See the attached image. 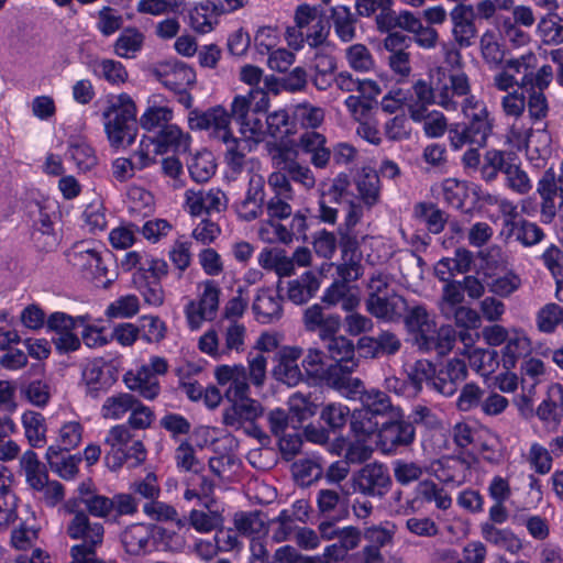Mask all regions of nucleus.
Segmentation results:
<instances>
[{"mask_svg":"<svg viewBox=\"0 0 563 563\" xmlns=\"http://www.w3.org/2000/svg\"><path fill=\"white\" fill-rule=\"evenodd\" d=\"M64 509L73 516L66 526L67 536L71 540L80 541L70 548L69 563H117L106 562L97 556V549L103 543V523L92 521L84 509L78 508L76 500H67Z\"/></svg>","mask_w":563,"mask_h":563,"instance_id":"f257e3e1","label":"nucleus"},{"mask_svg":"<svg viewBox=\"0 0 563 563\" xmlns=\"http://www.w3.org/2000/svg\"><path fill=\"white\" fill-rule=\"evenodd\" d=\"M462 112L467 121L453 123L448 130L452 147L454 150L465 145L485 147L494 126V118L490 117L485 102L474 96L467 97L462 104Z\"/></svg>","mask_w":563,"mask_h":563,"instance_id":"f03ea898","label":"nucleus"},{"mask_svg":"<svg viewBox=\"0 0 563 563\" xmlns=\"http://www.w3.org/2000/svg\"><path fill=\"white\" fill-rule=\"evenodd\" d=\"M294 19L296 24L288 26L285 33L289 47L299 51L307 43L309 47L318 49L327 43L331 24L317 7L307 3L298 5Z\"/></svg>","mask_w":563,"mask_h":563,"instance_id":"7ed1b4c3","label":"nucleus"},{"mask_svg":"<svg viewBox=\"0 0 563 563\" xmlns=\"http://www.w3.org/2000/svg\"><path fill=\"white\" fill-rule=\"evenodd\" d=\"M361 407L354 409L351 418V431L357 438H366L374 434L378 424L394 418L401 410L391 402L390 397L383 390L371 388L360 397Z\"/></svg>","mask_w":563,"mask_h":563,"instance_id":"20e7f679","label":"nucleus"},{"mask_svg":"<svg viewBox=\"0 0 563 563\" xmlns=\"http://www.w3.org/2000/svg\"><path fill=\"white\" fill-rule=\"evenodd\" d=\"M136 104L128 93H120L108 99L103 111L104 129L108 140L113 147H120L126 142L131 145L136 137L137 119Z\"/></svg>","mask_w":563,"mask_h":563,"instance_id":"39448f33","label":"nucleus"},{"mask_svg":"<svg viewBox=\"0 0 563 563\" xmlns=\"http://www.w3.org/2000/svg\"><path fill=\"white\" fill-rule=\"evenodd\" d=\"M375 433L377 449L387 455L405 451L416 441V428L406 421L402 410L396 417L382 421Z\"/></svg>","mask_w":563,"mask_h":563,"instance_id":"423d86ee","label":"nucleus"},{"mask_svg":"<svg viewBox=\"0 0 563 563\" xmlns=\"http://www.w3.org/2000/svg\"><path fill=\"white\" fill-rule=\"evenodd\" d=\"M168 369L167 361L159 356H153L148 364L142 365L136 372L129 371L123 376V382L130 390L137 391L145 399H155L161 386L157 375H164Z\"/></svg>","mask_w":563,"mask_h":563,"instance_id":"0eeeda50","label":"nucleus"},{"mask_svg":"<svg viewBox=\"0 0 563 563\" xmlns=\"http://www.w3.org/2000/svg\"><path fill=\"white\" fill-rule=\"evenodd\" d=\"M536 66L537 57L533 53L507 59L500 66L501 71L494 76V86L500 91H508L515 86L525 89L529 81V71L534 70Z\"/></svg>","mask_w":563,"mask_h":563,"instance_id":"6e6552de","label":"nucleus"},{"mask_svg":"<svg viewBox=\"0 0 563 563\" xmlns=\"http://www.w3.org/2000/svg\"><path fill=\"white\" fill-rule=\"evenodd\" d=\"M390 485V475L383 464H366L352 477L354 490L369 497H383Z\"/></svg>","mask_w":563,"mask_h":563,"instance_id":"1a4fd4ad","label":"nucleus"},{"mask_svg":"<svg viewBox=\"0 0 563 563\" xmlns=\"http://www.w3.org/2000/svg\"><path fill=\"white\" fill-rule=\"evenodd\" d=\"M452 35L461 48L470 47L477 37L476 13L471 4L459 3L450 12Z\"/></svg>","mask_w":563,"mask_h":563,"instance_id":"9d476101","label":"nucleus"},{"mask_svg":"<svg viewBox=\"0 0 563 563\" xmlns=\"http://www.w3.org/2000/svg\"><path fill=\"white\" fill-rule=\"evenodd\" d=\"M67 262L74 267L87 273V278L100 279L108 273L103 260L98 251L88 246L86 242L73 245L66 253Z\"/></svg>","mask_w":563,"mask_h":563,"instance_id":"9b49d317","label":"nucleus"},{"mask_svg":"<svg viewBox=\"0 0 563 563\" xmlns=\"http://www.w3.org/2000/svg\"><path fill=\"white\" fill-rule=\"evenodd\" d=\"M227 400L230 406L222 412V422L227 427L240 429L245 422H253L263 415L261 402L249 395Z\"/></svg>","mask_w":563,"mask_h":563,"instance_id":"f8f14e48","label":"nucleus"},{"mask_svg":"<svg viewBox=\"0 0 563 563\" xmlns=\"http://www.w3.org/2000/svg\"><path fill=\"white\" fill-rule=\"evenodd\" d=\"M220 292L221 290L214 280L203 283V292L198 308H196L195 301H190L186 308L188 322L192 329L198 328L201 320L214 317L219 307Z\"/></svg>","mask_w":563,"mask_h":563,"instance_id":"ddd939ff","label":"nucleus"},{"mask_svg":"<svg viewBox=\"0 0 563 563\" xmlns=\"http://www.w3.org/2000/svg\"><path fill=\"white\" fill-rule=\"evenodd\" d=\"M82 380L86 384V394L97 399L117 382L115 371L102 361H92L85 366Z\"/></svg>","mask_w":563,"mask_h":563,"instance_id":"4468645a","label":"nucleus"},{"mask_svg":"<svg viewBox=\"0 0 563 563\" xmlns=\"http://www.w3.org/2000/svg\"><path fill=\"white\" fill-rule=\"evenodd\" d=\"M302 355V349L296 346H284L276 354L277 364L273 368V376L278 382L288 386H296L303 375L298 366V360Z\"/></svg>","mask_w":563,"mask_h":563,"instance_id":"2eb2a0df","label":"nucleus"},{"mask_svg":"<svg viewBox=\"0 0 563 563\" xmlns=\"http://www.w3.org/2000/svg\"><path fill=\"white\" fill-rule=\"evenodd\" d=\"M214 376L219 385L230 384L224 391L225 399H234L236 397L250 394L247 368L242 364L220 365L214 369Z\"/></svg>","mask_w":563,"mask_h":563,"instance_id":"dca6fc26","label":"nucleus"},{"mask_svg":"<svg viewBox=\"0 0 563 563\" xmlns=\"http://www.w3.org/2000/svg\"><path fill=\"white\" fill-rule=\"evenodd\" d=\"M467 374L464 360L456 357L449 360L437 371L433 389L443 396H452L456 393L459 385L466 379Z\"/></svg>","mask_w":563,"mask_h":563,"instance_id":"f3484780","label":"nucleus"},{"mask_svg":"<svg viewBox=\"0 0 563 563\" xmlns=\"http://www.w3.org/2000/svg\"><path fill=\"white\" fill-rule=\"evenodd\" d=\"M265 180L261 175H252L245 198L235 205L240 219L253 221L262 216L265 200Z\"/></svg>","mask_w":563,"mask_h":563,"instance_id":"a211bd4d","label":"nucleus"},{"mask_svg":"<svg viewBox=\"0 0 563 563\" xmlns=\"http://www.w3.org/2000/svg\"><path fill=\"white\" fill-rule=\"evenodd\" d=\"M366 310L375 318L386 321H396L401 317L406 308V299L394 289L382 296H367L365 300Z\"/></svg>","mask_w":563,"mask_h":563,"instance_id":"6ab92c4d","label":"nucleus"},{"mask_svg":"<svg viewBox=\"0 0 563 563\" xmlns=\"http://www.w3.org/2000/svg\"><path fill=\"white\" fill-rule=\"evenodd\" d=\"M186 202L192 216H200L203 212L220 213L227 209L228 200L225 194L218 188L198 191L190 189L186 191Z\"/></svg>","mask_w":563,"mask_h":563,"instance_id":"aec40b11","label":"nucleus"},{"mask_svg":"<svg viewBox=\"0 0 563 563\" xmlns=\"http://www.w3.org/2000/svg\"><path fill=\"white\" fill-rule=\"evenodd\" d=\"M357 346L365 357L378 358L398 353L401 349V341L396 333L384 330L373 336H362Z\"/></svg>","mask_w":563,"mask_h":563,"instance_id":"412c9836","label":"nucleus"},{"mask_svg":"<svg viewBox=\"0 0 563 563\" xmlns=\"http://www.w3.org/2000/svg\"><path fill=\"white\" fill-rule=\"evenodd\" d=\"M349 492L340 493L338 488H321L317 493V507L320 515L339 521L349 516Z\"/></svg>","mask_w":563,"mask_h":563,"instance_id":"4be33fe9","label":"nucleus"},{"mask_svg":"<svg viewBox=\"0 0 563 563\" xmlns=\"http://www.w3.org/2000/svg\"><path fill=\"white\" fill-rule=\"evenodd\" d=\"M303 324L307 331H318L324 340L338 332L341 320L338 314L325 313L323 307L316 303L305 310Z\"/></svg>","mask_w":563,"mask_h":563,"instance_id":"5701e85b","label":"nucleus"},{"mask_svg":"<svg viewBox=\"0 0 563 563\" xmlns=\"http://www.w3.org/2000/svg\"><path fill=\"white\" fill-rule=\"evenodd\" d=\"M509 208V219H506L504 227L508 229L507 236L516 234L517 241L522 243L525 246H532L538 244L544 238L543 230L536 223L528 220H521L516 222L514 219L517 217L516 207L510 203L503 205V210Z\"/></svg>","mask_w":563,"mask_h":563,"instance_id":"b1692460","label":"nucleus"},{"mask_svg":"<svg viewBox=\"0 0 563 563\" xmlns=\"http://www.w3.org/2000/svg\"><path fill=\"white\" fill-rule=\"evenodd\" d=\"M188 123L191 130H212V136L216 137L220 129L229 126L230 115L222 107H214L206 112L192 110Z\"/></svg>","mask_w":563,"mask_h":563,"instance_id":"393cba45","label":"nucleus"},{"mask_svg":"<svg viewBox=\"0 0 563 563\" xmlns=\"http://www.w3.org/2000/svg\"><path fill=\"white\" fill-rule=\"evenodd\" d=\"M157 529L151 523H134L129 526L121 534V542L125 551L132 555L144 553L148 543L154 538Z\"/></svg>","mask_w":563,"mask_h":563,"instance_id":"a878e982","label":"nucleus"},{"mask_svg":"<svg viewBox=\"0 0 563 563\" xmlns=\"http://www.w3.org/2000/svg\"><path fill=\"white\" fill-rule=\"evenodd\" d=\"M357 16V13L354 14L346 5H336L330 9L329 19L341 42L350 43L356 37Z\"/></svg>","mask_w":563,"mask_h":563,"instance_id":"bb28decb","label":"nucleus"},{"mask_svg":"<svg viewBox=\"0 0 563 563\" xmlns=\"http://www.w3.org/2000/svg\"><path fill=\"white\" fill-rule=\"evenodd\" d=\"M405 324L410 333L415 335V342L418 346L434 332L435 322L430 318L423 306L412 307L406 318Z\"/></svg>","mask_w":563,"mask_h":563,"instance_id":"cd10ccee","label":"nucleus"},{"mask_svg":"<svg viewBox=\"0 0 563 563\" xmlns=\"http://www.w3.org/2000/svg\"><path fill=\"white\" fill-rule=\"evenodd\" d=\"M483 539L495 547L505 549L515 554L522 549L520 539L510 529H499L493 523L483 522L481 525Z\"/></svg>","mask_w":563,"mask_h":563,"instance_id":"c85d7f7f","label":"nucleus"},{"mask_svg":"<svg viewBox=\"0 0 563 563\" xmlns=\"http://www.w3.org/2000/svg\"><path fill=\"white\" fill-rule=\"evenodd\" d=\"M252 309L262 323H269L282 317V298L273 296L269 290L262 289L257 294Z\"/></svg>","mask_w":563,"mask_h":563,"instance_id":"c756f323","label":"nucleus"},{"mask_svg":"<svg viewBox=\"0 0 563 563\" xmlns=\"http://www.w3.org/2000/svg\"><path fill=\"white\" fill-rule=\"evenodd\" d=\"M319 287L320 283L314 273L306 272L288 283V299L296 305H303L316 295Z\"/></svg>","mask_w":563,"mask_h":563,"instance_id":"7c9ffc66","label":"nucleus"},{"mask_svg":"<svg viewBox=\"0 0 563 563\" xmlns=\"http://www.w3.org/2000/svg\"><path fill=\"white\" fill-rule=\"evenodd\" d=\"M66 451H63L59 445H51L46 451V461L52 471L56 472L62 478L70 479L78 472L77 462L80 459H76L74 455H66Z\"/></svg>","mask_w":563,"mask_h":563,"instance_id":"2f4dec72","label":"nucleus"},{"mask_svg":"<svg viewBox=\"0 0 563 563\" xmlns=\"http://www.w3.org/2000/svg\"><path fill=\"white\" fill-rule=\"evenodd\" d=\"M537 416L543 421L559 422L563 417V386L553 384L548 389L547 398L537 409Z\"/></svg>","mask_w":563,"mask_h":563,"instance_id":"473e14b6","label":"nucleus"},{"mask_svg":"<svg viewBox=\"0 0 563 563\" xmlns=\"http://www.w3.org/2000/svg\"><path fill=\"white\" fill-rule=\"evenodd\" d=\"M457 332L452 325L434 327V332L429 335L419 346L423 351H435L438 355L448 354L456 342Z\"/></svg>","mask_w":563,"mask_h":563,"instance_id":"72a5a7b5","label":"nucleus"},{"mask_svg":"<svg viewBox=\"0 0 563 563\" xmlns=\"http://www.w3.org/2000/svg\"><path fill=\"white\" fill-rule=\"evenodd\" d=\"M20 465L25 473L26 483L32 489L43 488V484H47L46 467L34 451H25L20 459Z\"/></svg>","mask_w":563,"mask_h":563,"instance_id":"f704fd0d","label":"nucleus"},{"mask_svg":"<svg viewBox=\"0 0 563 563\" xmlns=\"http://www.w3.org/2000/svg\"><path fill=\"white\" fill-rule=\"evenodd\" d=\"M443 199L446 203L455 209L462 210L466 214H472V208L464 209L467 198L470 197L471 187L465 181L457 179H445L442 184ZM476 195V187L472 188Z\"/></svg>","mask_w":563,"mask_h":563,"instance_id":"c9c22d12","label":"nucleus"},{"mask_svg":"<svg viewBox=\"0 0 563 563\" xmlns=\"http://www.w3.org/2000/svg\"><path fill=\"white\" fill-rule=\"evenodd\" d=\"M382 26L378 29L379 32H389L393 30L400 29L402 31L412 33L420 29L421 20L415 13L408 10H401L396 12L394 9L391 12L380 16Z\"/></svg>","mask_w":563,"mask_h":563,"instance_id":"e433bc0d","label":"nucleus"},{"mask_svg":"<svg viewBox=\"0 0 563 563\" xmlns=\"http://www.w3.org/2000/svg\"><path fill=\"white\" fill-rule=\"evenodd\" d=\"M157 75L159 81L172 91L188 88L196 82V73L184 63H175L168 71Z\"/></svg>","mask_w":563,"mask_h":563,"instance_id":"4c0bfd02","label":"nucleus"},{"mask_svg":"<svg viewBox=\"0 0 563 563\" xmlns=\"http://www.w3.org/2000/svg\"><path fill=\"white\" fill-rule=\"evenodd\" d=\"M268 517L260 510L238 512L234 516V526L239 532L245 536L266 534L268 530Z\"/></svg>","mask_w":563,"mask_h":563,"instance_id":"58836bf2","label":"nucleus"},{"mask_svg":"<svg viewBox=\"0 0 563 563\" xmlns=\"http://www.w3.org/2000/svg\"><path fill=\"white\" fill-rule=\"evenodd\" d=\"M537 33L545 45L563 44V18L555 12H549L540 19Z\"/></svg>","mask_w":563,"mask_h":563,"instance_id":"ea45409f","label":"nucleus"},{"mask_svg":"<svg viewBox=\"0 0 563 563\" xmlns=\"http://www.w3.org/2000/svg\"><path fill=\"white\" fill-rule=\"evenodd\" d=\"M274 150L277 152V155L274 154L273 158L283 161L285 170H287L290 180L302 185L307 189H310L314 186L316 178L309 167L301 166L294 159H286L285 156L287 153L282 146L275 144Z\"/></svg>","mask_w":563,"mask_h":563,"instance_id":"a19ab883","label":"nucleus"},{"mask_svg":"<svg viewBox=\"0 0 563 563\" xmlns=\"http://www.w3.org/2000/svg\"><path fill=\"white\" fill-rule=\"evenodd\" d=\"M352 413L349 407L342 404H328L320 411V419L327 426V429L334 433L341 434V431L351 422Z\"/></svg>","mask_w":563,"mask_h":563,"instance_id":"79ce46f5","label":"nucleus"},{"mask_svg":"<svg viewBox=\"0 0 563 563\" xmlns=\"http://www.w3.org/2000/svg\"><path fill=\"white\" fill-rule=\"evenodd\" d=\"M531 352L530 340L525 335H515L510 338L503 349L501 362L505 369L509 371L516 367L519 358H526Z\"/></svg>","mask_w":563,"mask_h":563,"instance_id":"37998d69","label":"nucleus"},{"mask_svg":"<svg viewBox=\"0 0 563 563\" xmlns=\"http://www.w3.org/2000/svg\"><path fill=\"white\" fill-rule=\"evenodd\" d=\"M22 424L31 446L41 448L45 444L46 426L42 413L31 410L24 412L22 416Z\"/></svg>","mask_w":563,"mask_h":563,"instance_id":"c03bdc74","label":"nucleus"},{"mask_svg":"<svg viewBox=\"0 0 563 563\" xmlns=\"http://www.w3.org/2000/svg\"><path fill=\"white\" fill-rule=\"evenodd\" d=\"M137 398L129 393H120L108 397L102 407L101 415L104 419H121L136 405Z\"/></svg>","mask_w":563,"mask_h":563,"instance_id":"a18cd8bd","label":"nucleus"},{"mask_svg":"<svg viewBox=\"0 0 563 563\" xmlns=\"http://www.w3.org/2000/svg\"><path fill=\"white\" fill-rule=\"evenodd\" d=\"M379 176L374 170H363L356 179V188L361 200L368 207L375 206L379 200Z\"/></svg>","mask_w":563,"mask_h":563,"instance_id":"49530a36","label":"nucleus"},{"mask_svg":"<svg viewBox=\"0 0 563 563\" xmlns=\"http://www.w3.org/2000/svg\"><path fill=\"white\" fill-rule=\"evenodd\" d=\"M357 366L358 362L356 360H347L346 363L334 362L325 367L320 379L324 380L327 385L334 389L340 390V388L344 387V382L347 380Z\"/></svg>","mask_w":563,"mask_h":563,"instance_id":"de8ad7c7","label":"nucleus"},{"mask_svg":"<svg viewBox=\"0 0 563 563\" xmlns=\"http://www.w3.org/2000/svg\"><path fill=\"white\" fill-rule=\"evenodd\" d=\"M343 195L327 188V184H322L320 188L319 218L322 222L334 224L338 219L336 205L342 202Z\"/></svg>","mask_w":563,"mask_h":563,"instance_id":"09e8293b","label":"nucleus"},{"mask_svg":"<svg viewBox=\"0 0 563 563\" xmlns=\"http://www.w3.org/2000/svg\"><path fill=\"white\" fill-rule=\"evenodd\" d=\"M217 165L211 152L197 153L188 164V170L196 183L208 181L216 173Z\"/></svg>","mask_w":563,"mask_h":563,"instance_id":"8fccbe9b","label":"nucleus"},{"mask_svg":"<svg viewBox=\"0 0 563 563\" xmlns=\"http://www.w3.org/2000/svg\"><path fill=\"white\" fill-rule=\"evenodd\" d=\"M154 141L159 152L168 148L179 151L188 147V136L177 125L169 123L159 130Z\"/></svg>","mask_w":563,"mask_h":563,"instance_id":"3c124183","label":"nucleus"},{"mask_svg":"<svg viewBox=\"0 0 563 563\" xmlns=\"http://www.w3.org/2000/svg\"><path fill=\"white\" fill-rule=\"evenodd\" d=\"M133 284L148 305L157 307L164 302V290L161 282L148 279L144 272H136L133 275Z\"/></svg>","mask_w":563,"mask_h":563,"instance_id":"603ef678","label":"nucleus"},{"mask_svg":"<svg viewBox=\"0 0 563 563\" xmlns=\"http://www.w3.org/2000/svg\"><path fill=\"white\" fill-rule=\"evenodd\" d=\"M416 214L426 221L428 230L433 234L443 231L449 216L434 203L420 202L415 208Z\"/></svg>","mask_w":563,"mask_h":563,"instance_id":"864d4df0","label":"nucleus"},{"mask_svg":"<svg viewBox=\"0 0 563 563\" xmlns=\"http://www.w3.org/2000/svg\"><path fill=\"white\" fill-rule=\"evenodd\" d=\"M265 123L266 135L275 140H284L294 133V124L286 110H277L267 114Z\"/></svg>","mask_w":563,"mask_h":563,"instance_id":"5fc2aeb1","label":"nucleus"},{"mask_svg":"<svg viewBox=\"0 0 563 563\" xmlns=\"http://www.w3.org/2000/svg\"><path fill=\"white\" fill-rule=\"evenodd\" d=\"M482 57L490 68H498L504 63L505 52L492 31H486L479 41Z\"/></svg>","mask_w":563,"mask_h":563,"instance_id":"6e6d98bb","label":"nucleus"},{"mask_svg":"<svg viewBox=\"0 0 563 563\" xmlns=\"http://www.w3.org/2000/svg\"><path fill=\"white\" fill-rule=\"evenodd\" d=\"M474 262V255L473 253L465 249V247H457L454 252V257L452 258H442L437 268V274L440 276V274H444L443 271L440 269V267L446 268L451 275L457 274H464L467 273L471 269V266Z\"/></svg>","mask_w":563,"mask_h":563,"instance_id":"4d7b16f0","label":"nucleus"},{"mask_svg":"<svg viewBox=\"0 0 563 563\" xmlns=\"http://www.w3.org/2000/svg\"><path fill=\"white\" fill-rule=\"evenodd\" d=\"M143 34L135 29L124 30L114 43V52L123 58H131L143 44Z\"/></svg>","mask_w":563,"mask_h":563,"instance_id":"13d9d810","label":"nucleus"},{"mask_svg":"<svg viewBox=\"0 0 563 563\" xmlns=\"http://www.w3.org/2000/svg\"><path fill=\"white\" fill-rule=\"evenodd\" d=\"M291 471L296 481L302 486L310 485L323 475L321 465L311 459H300L296 461L291 465Z\"/></svg>","mask_w":563,"mask_h":563,"instance_id":"bf43d9fd","label":"nucleus"},{"mask_svg":"<svg viewBox=\"0 0 563 563\" xmlns=\"http://www.w3.org/2000/svg\"><path fill=\"white\" fill-rule=\"evenodd\" d=\"M394 0H355V10L358 16L371 18L375 15L377 30L382 26L380 16L391 12Z\"/></svg>","mask_w":563,"mask_h":563,"instance_id":"052dcab7","label":"nucleus"},{"mask_svg":"<svg viewBox=\"0 0 563 563\" xmlns=\"http://www.w3.org/2000/svg\"><path fill=\"white\" fill-rule=\"evenodd\" d=\"M78 503V508L84 509L88 516L97 518H107L113 511V503L111 498L95 494L85 499H75Z\"/></svg>","mask_w":563,"mask_h":563,"instance_id":"680f3d73","label":"nucleus"},{"mask_svg":"<svg viewBox=\"0 0 563 563\" xmlns=\"http://www.w3.org/2000/svg\"><path fill=\"white\" fill-rule=\"evenodd\" d=\"M562 319V307L554 302L547 303L537 313V327L541 332L552 333Z\"/></svg>","mask_w":563,"mask_h":563,"instance_id":"e2e57ef3","label":"nucleus"},{"mask_svg":"<svg viewBox=\"0 0 563 563\" xmlns=\"http://www.w3.org/2000/svg\"><path fill=\"white\" fill-rule=\"evenodd\" d=\"M173 119V111L167 107H148L147 110L141 115L140 125L152 131L155 129H163Z\"/></svg>","mask_w":563,"mask_h":563,"instance_id":"0e129e2a","label":"nucleus"},{"mask_svg":"<svg viewBox=\"0 0 563 563\" xmlns=\"http://www.w3.org/2000/svg\"><path fill=\"white\" fill-rule=\"evenodd\" d=\"M418 492L426 501H434L439 509L446 510L452 504V499L445 489L433 481L421 482L418 486Z\"/></svg>","mask_w":563,"mask_h":563,"instance_id":"69168bd1","label":"nucleus"},{"mask_svg":"<svg viewBox=\"0 0 563 563\" xmlns=\"http://www.w3.org/2000/svg\"><path fill=\"white\" fill-rule=\"evenodd\" d=\"M289 411L298 423L313 417L318 411V405L309 396L296 393L289 398Z\"/></svg>","mask_w":563,"mask_h":563,"instance_id":"338daca9","label":"nucleus"},{"mask_svg":"<svg viewBox=\"0 0 563 563\" xmlns=\"http://www.w3.org/2000/svg\"><path fill=\"white\" fill-rule=\"evenodd\" d=\"M68 154L79 170L87 172L97 165L95 151L86 143H70Z\"/></svg>","mask_w":563,"mask_h":563,"instance_id":"774afa93","label":"nucleus"}]
</instances>
